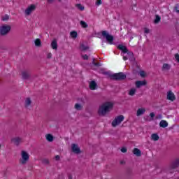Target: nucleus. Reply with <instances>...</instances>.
Listing matches in <instances>:
<instances>
[{
    "instance_id": "obj_1",
    "label": "nucleus",
    "mask_w": 179,
    "mask_h": 179,
    "mask_svg": "<svg viewBox=\"0 0 179 179\" xmlns=\"http://www.w3.org/2000/svg\"><path fill=\"white\" fill-rule=\"evenodd\" d=\"M114 106V103H113L112 102H105L103 103L100 107L99 109L98 110V114H99V115H106V114H107V113H110V111H111V110H113V107Z\"/></svg>"
},
{
    "instance_id": "obj_2",
    "label": "nucleus",
    "mask_w": 179,
    "mask_h": 179,
    "mask_svg": "<svg viewBox=\"0 0 179 179\" xmlns=\"http://www.w3.org/2000/svg\"><path fill=\"white\" fill-rule=\"evenodd\" d=\"M30 159V155L27 152L22 150L21 152V158L20 159V164L24 166V164H27V162H29Z\"/></svg>"
},
{
    "instance_id": "obj_3",
    "label": "nucleus",
    "mask_w": 179,
    "mask_h": 179,
    "mask_svg": "<svg viewBox=\"0 0 179 179\" xmlns=\"http://www.w3.org/2000/svg\"><path fill=\"white\" fill-rule=\"evenodd\" d=\"M101 36L106 39L108 44H114V36L108 34L107 31H102Z\"/></svg>"
},
{
    "instance_id": "obj_4",
    "label": "nucleus",
    "mask_w": 179,
    "mask_h": 179,
    "mask_svg": "<svg viewBox=\"0 0 179 179\" xmlns=\"http://www.w3.org/2000/svg\"><path fill=\"white\" fill-rule=\"evenodd\" d=\"M111 78L114 80H124L127 79V76L124 73H118L112 75Z\"/></svg>"
},
{
    "instance_id": "obj_5",
    "label": "nucleus",
    "mask_w": 179,
    "mask_h": 179,
    "mask_svg": "<svg viewBox=\"0 0 179 179\" xmlns=\"http://www.w3.org/2000/svg\"><path fill=\"white\" fill-rule=\"evenodd\" d=\"M10 31V26L9 25H2L0 27V35L1 36H6L8 33Z\"/></svg>"
},
{
    "instance_id": "obj_6",
    "label": "nucleus",
    "mask_w": 179,
    "mask_h": 179,
    "mask_svg": "<svg viewBox=\"0 0 179 179\" xmlns=\"http://www.w3.org/2000/svg\"><path fill=\"white\" fill-rule=\"evenodd\" d=\"M124 115H120L115 118V120L112 122V126L117 127V125H120L122 121H124Z\"/></svg>"
},
{
    "instance_id": "obj_7",
    "label": "nucleus",
    "mask_w": 179,
    "mask_h": 179,
    "mask_svg": "<svg viewBox=\"0 0 179 179\" xmlns=\"http://www.w3.org/2000/svg\"><path fill=\"white\" fill-rule=\"evenodd\" d=\"M11 142L15 145V146H19L20 143L23 142V139L20 137H14L11 139Z\"/></svg>"
},
{
    "instance_id": "obj_8",
    "label": "nucleus",
    "mask_w": 179,
    "mask_h": 179,
    "mask_svg": "<svg viewBox=\"0 0 179 179\" xmlns=\"http://www.w3.org/2000/svg\"><path fill=\"white\" fill-rule=\"evenodd\" d=\"M34 10H36V5L31 4L25 10V15H27V16H29V15H31V13H32V12H34Z\"/></svg>"
},
{
    "instance_id": "obj_9",
    "label": "nucleus",
    "mask_w": 179,
    "mask_h": 179,
    "mask_svg": "<svg viewBox=\"0 0 179 179\" xmlns=\"http://www.w3.org/2000/svg\"><path fill=\"white\" fill-rule=\"evenodd\" d=\"M71 150L73 153H76V155H79V153H80V148L76 144L71 145Z\"/></svg>"
},
{
    "instance_id": "obj_10",
    "label": "nucleus",
    "mask_w": 179,
    "mask_h": 179,
    "mask_svg": "<svg viewBox=\"0 0 179 179\" xmlns=\"http://www.w3.org/2000/svg\"><path fill=\"white\" fill-rule=\"evenodd\" d=\"M166 99L167 100H170L171 101H174V100H176V95H174V93H173V92L169 91L167 92Z\"/></svg>"
},
{
    "instance_id": "obj_11",
    "label": "nucleus",
    "mask_w": 179,
    "mask_h": 179,
    "mask_svg": "<svg viewBox=\"0 0 179 179\" xmlns=\"http://www.w3.org/2000/svg\"><path fill=\"white\" fill-rule=\"evenodd\" d=\"M177 167H179V159H176L174 160L170 166V169L174 170V169H177Z\"/></svg>"
},
{
    "instance_id": "obj_12",
    "label": "nucleus",
    "mask_w": 179,
    "mask_h": 179,
    "mask_svg": "<svg viewBox=\"0 0 179 179\" xmlns=\"http://www.w3.org/2000/svg\"><path fill=\"white\" fill-rule=\"evenodd\" d=\"M22 79H24L25 80L27 79H29L30 72H29V71H27V70L23 71L22 72Z\"/></svg>"
},
{
    "instance_id": "obj_13",
    "label": "nucleus",
    "mask_w": 179,
    "mask_h": 179,
    "mask_svg": "<svg viewBox=\"0 0 179 179\" xmlns=\"http://www.w3.org/2000/svg\"><path fill=\"white\" fill-rule=\"evenodd\" d=\"M118 50H120V51H122L124 54H128V48H127V46L124 45H119L117 46Z\"/></svg>"
},
{
    "instance_id": "obj_14",
    "label": "nucleus",
    "mask_w": 179,
    "mask_h": 179,
    "mask_svg": "<svg viewBox=\"0 0 179 179\" xmlns=\"http://www.w3.org/2000/svg\"><path fill=\"white\" fill-rule=\"evenodd\" d=\"M141 86H146V80H139L136 82V87L139 89V87H141Z\"/></svg>"
},
{
    "instance_id": "obj_15",
    "label": "nucleus",
    "mask_w": 179,
    "mask_h": 179,
    "mask_svg": "<svg viewBox=\"0 0 179 179\" xmlns=\"http://www.w3.org/2000/svg\"><path fill=\"white\" fill-rule=\"evenodd\" d=\"M146 112V109L145 108H140L137 110L136 115L137 117H140V115H143Z\"/></svg>"
},
{
    "instance_id": "obj_16",
    "label": "nucleus",
    "mask_w": 179,
    "mask_h": 179,
    "mask_svg": "<svg viewBox=\"0 0 179 179\" xmlns=\"http://www.w3.org/2000/svg\"><path fill=\"white\" fill-rule=\"evenodd\" d=\"M170 69H171V65L167 63H164L162 65V71H170Z\"/></svg>"
},
{
    "instance_id": "obj_17",
    "label": "nucleus",
    "mask_w": 179,
    "mask_h": 179,
    "mask_svg": "<svg viewBox=\"0 0 179 179\" xmlns=\"http://www.w3.org/2000/svg\"><path fill=\"white\" fill-rule=\"evenodd\" d=\"M51 47L52 50H58V43H57V40H53L52 41Z\"/></svg>"
},
{
    "instance_id": "obj_18",
    "label": "nucleus",
    "mask_w": 179,
    "mask_h": 179,
    "mask_svg": "<svg viewBox=\"0 0 179 179\" xmlns=\"http://www.w3.org/2000/svg\"><path fill=\"white\" fill-rule=\"evenodd\" d=\"M96 87H97V84L94 81H91L90 83V90H96Z\"/></svg>"
},
{
    "instance_id": "obj_19",
    "label": "nucleus",
    "mask_w": 179,
    "mask_h": 179,
    "mask_svg": "<svg viewBox=\"0 0 179 179\" xmlns=\"http://www.w3.org/2000/svg\"><path fill=\"white\" fill-rule=\"evenodd\" d=\"M159 126L161 128H167V127H169V123L166 120H162L159 122Z\"/></svg>"
},
{
    "instance_id": "obj_20",
    "label": "nucleus",
    "mask_w": 179,
    "mask_h": 179,
    "mask_svg": "<svg viewBox=\"0 0 179 179\" xmlns=\"http://www.w3.org/2000/svg\"><path fill=\"white\" fill-rule=\"evenodd\" d=\"M134 155H136L137 157H139L140 156L142 155V152H141V150L138 148H134L133 150Z\"/></svg>"
},
{
    "instance_id": "obj_21",
    "label": "nucleus",
    "mask_w": 179,
    "mask_h": 179,
    "mask_svg": "<svg viewBox=\"0 0 179 179\" xmlns=\"http://www.w3.org/2000/svg\"><path fill=\"white\" fill-rule=\"evenodd\" d=\"M127 55L129 61H135V57H134V53L132 52H127Z\"/></svg>"
},
{
    "instance_id": "obj_22",
    "label": "nucleus",
    "mask_w": 179,
    "mask_h": 179,
    "mask_svg": "<svg viewBox=\"0 0 179 179\" xmlns=\"http://www.w3.org/2000/svg\"><path fill=\"white\" fill-rule=\"evenodd\" d=\"M45 138L48 142H52L54 141V136L51 134H46Z\"/></svg>"
},
{
    "instance_id": "obj_23",
    "label": "nucleus",
    "mask_w": 179,
    "mask_h": 179,
    "mask_svg": "<svg viewBox=\"0 0 179 179\" xmlns=\"http://www.w3.org/2000/svg\"><path fill=\"white\" fill-rule=\"evenodd\" d=\"M30 104H31V100L30 99V98H27V99L25 100L26 108H29V106H30Z\"/></svg>"
},
{
    "instance_id": "obj_24",
    "label": "nucleus",
    "mask_w": 179,
    "mask_h": 179,
    "mask_svg": "<svg viewBox=\"0 0 179 179\" xmlns=\"http://www.w3.org/2000/svg\"><path fill=\"white\" fill-rule=\"evenodd\" d=\"M80 49L81 50V51H86L89 50V46L85 45V44H81L80 45Z\"/></svg>"
},
{
    "instance_id": "obj_25",
    "label": "nucleus",
    "mask_w": 179,
    "mask_h": 179,
    "mask_svg": "<svg viewBox=\"0 0 179 179\" xmlns=\"http://www.w3.org/2000/svg\"><path fill=\"white\" fill-rule=\"evenodd\" d=\"M136 93V89L132 88L129 92V96H135Z\"/></svg>"
},
{
    "instance_id": "obj_26",
    "label": "nucleus",
    "mask_w": 179,
    "mask_h": 179,
    "mask_svg": "<svg viewBox=\"0 0 179 179\" xmlns=\"http://www.w3.org/2000/svg\"><path fill=\"white\" fill-rule=\"evenodd\" d=\"M80 24L83 29H87L88 27L87 23L85 21H80Z\"/></svg>"
},
{
    "instance_id": "obj_27",
    "label": "nucleus",
    "mask_w": 179,
    "mask_h": 179,
    "mask_svg": "<svg viewBox=\"0 0 179 179\" xmlns=\"http://www.w3.org/2000/svg\"><path fill=\"white\" fill-rule=\"evenodd\" d=\"M151 138L152 141H159V135H157V134H152Z\"/></svg>"
},
{
    "instance_id": "obj_28",
    "label": "nucleus",
    "mask_w": 179,
    "mask_h": 179,
    "mask_svg": "<svg viewBox=\"0 0 179 179\" xmlns=\"http://www.w3.org/2000/svg\"><path fill=\"white\" fill-rule=\"evenodd\" d=\"M35 45L36 47H40L41 45V40H40L39 38H37L35 40Z\"/></svg>"
},
{
    "instance_id": "obj_29",
    "label": "nucleus",
    "mask_w": 179,
    "mask_h": 179,
    "mask_svg": "<svg viewBox=\"0 0 179 179\" xmlns=\"http://www.w3.org/2000/svg\"><path fill=\"white\" fill-rule=\"evenodd\" d=\"M70 34L73 38H76V37H78V32L76 31H71Z\"/></svg>"
},
{
    "instance_id": "obj_30",
    "label": "nucleus",
    "mask_w": 179,
    "mask_h": 179,
    "mask_svg": "<svg viewBox=\"0 0 179 179\" xmlns=\"http://www.w3.org/2000/svg\"><path fill=\"white\" fill-rule=\"evenodd\" d=\"M76 6L80 10H85V6H82V4H80V3L76 4Z\"/></svg>"
},
{
    "instance_id": "obj_31",
    "label": "nucleus",
    "mask_w": 179,
    "mask_h": 179,
    "mask_svg": "<svg viewBox=\"0 0 179 179\" xmlns=\"http://www.w3.org/2000/svg\"><path fill=\"white\" fill-rule=\"evenodd\" d=\"M75 108H76V110H82L83 107H82V105H80L79 103H76Z\"/></svg>"
},
{
    "instance_id": "obj_32",
    "label": "nucleus",
    "mask_w": 179,
    "mask_h": 179,
    "mask_svg": "<svg viewBox=\"0 0 179 179\" xmlns=\"http://www.w3.org/2000/svg\"><path fill=\"white\" fill-rule=\"evenodd\" d=\"M161 17L159 15H155V23H159L161 20Z\"/></svg>"
},
{
    "instance_id": "obj_33",
    "label": "nucleus",
    "mask_w": 179,
    "mask_h": 179,
    "mask_svg": "<svg viewBox=\"0 0 179 179\" xmlns=\"http://www.w3.org/2000/svg\"><path fill=\"white\" fill-rule=\"evenodd\" d=\"M1 20H3V22H5L6 20H9V15H6L3 16Z\"/></svg>"
},
{
    "instance_id": "obj_34",
    "label": "nucleus",
    "mask_w": 179,
    "mask_h": 179,
    "mask_svg": "<svg viewBox=\"0 0 179 179\" xmlns=\"http://www.w3.org/2000/svg\"><path fill=\"white\" fill-rule=\"evenodd\" d=\"M43 164H50V161L47 159H43Z\"/></svg>"
},
{
    "instance_id": "obj_35",
    "label": "nucleus",
    "mask_w": 179,
    "mask_h": 179,
    "mask_svg": "<svg viewBox=\"0 0 179 179\" xmlns=\"http://www.w3.org/2000/svg\"><path fill=\"white\" fill-rule=\"evenodd\" d=\"M95 59H93L92 64L94 65V66H100V63H96L94 62Z\"/></svg>"
},
{
    "instance_id": "obj_36",
    "label": "nucleus",
    "mask_w": 179,
    "mask_h": 179,
    "mask_svg": "<svg viewBox=\"0 0 179 179\" xmlns=\"http://www.w3.org/2000/svg\"><path fill=\"white\" fill-rule=\"evenodd\" d=\"M82 58L84 60H87L89 59V56H87V55H82Z\"/></svg>"
},
{
    "instance_id": "obj_37",
    "label": "nucleus",
    "mask_w": 179,
    "mask_h": 179,
    "mask_svg": "<svg viewBox=\"0 0 179 179\" xmlns=\"http://www.w3.org/2000/svg\"><path fill=\"white\" fill-rule=\"evenodd\" d=\"M139 75L142 78H145V71H140Z\"/></svg>"
},
{
    "instance_id": "obj_38",
    "label": "nucleus",
    "mask_w": 179,
    "mask_h": 179,
    "mask_svg": "<svg viewBox=\"0 0 179 179\" xmlns=\"http://www.w3.org/2000/svg\"><path fill=\"white\" fill-rule=\"evenodd\" d=\"M102 2L101 0H96V5L97 6H99V5H101Z\"/></svg>"
},
{
    "instance_id": "obj_39",
    "label": "nucleus",
    "mask_w": 179,
    "mask_h": 179,
    "mask_svg": "<svg viewBox=\"0 0 179 179\" xmlns=\"http://www.w3.org/2000/svg\"><path fill=\"white\" fill-rule=\"evenodd\" d=\"M127 148H121V152H122V153H127Z\"/></svg>"
},
{
    "instance_id": "obj_40",
    "label": "nucleus",
    "mask_w": 179,
    "mask_h": 179,
    "mask_svg": "<svg viewBox=\"0 0 179 179\" xmlns=\"http://www.w3.org/2000/svg\"><path fill=\"white\" fill-rule=\"evenodd\" d=\"M175 58H176V61L179 63V55L178 54L175 55Z\"/></svg>"
},
{
    "instance_id": "obj_41",
    "label": "nucleus",
    "mask_w": 179,
    "mask_h": 179,
    "mask_svg": "<svg viewBox=\"0 0 179 179\" xmlns=\"http://www.w3.org/2000/svg\"><path fill=\"white\" fill-rule=\"evenodd\" d=\"M52 57V53H48L47 55V58L48 59H51Z\"/></svg>"
},
{
    "instance_id": "obj_42",
    "label": "nucleus",
    "mask_w": 179,
    "mask_h": 179,
    "mask_svg": "<svg viewBox=\"0 0 179 179\" xmlns=\"http://www.w3.org/2000/svg\"><path fill=\"white\" fill-rule=\"evenodd\" d=\"M150 117H151L152 120H153V118L155 117V113H150Z\"/></svg>"
},
{
    "instance_id": "obj_43",
    "label": "nucleus",
    "mask_w": 179,
    "mask_h": 179,
    "mask_svg": "<svg viewBox=\"0 0 179 179\" xmlns=\"http://www.w3.org/2000/svg\"><path fill=\"white\" fill-rule=\"evenodd\" d=\"M55 160H57V161L59 160V159H60L59 155H56V156L55 157Z\"/></svg>"
},
{
    "instance_id": "obj_44",
    "label": "nucleus",
    "mask_w": 179,
    "mask_h": 179,
    "mask_svg": "<svg viewBox=\"0 0 179 179\" xmlns=\"http://www.w3.org/2000/svg\"><path fill=\"white\" fill-rule=\"evenodd\" d=\"M145 33H146V34H148L150 31L149 29L145 28Z\"/></svg>"
},
{
    "instance_id": "obj_45",
    "label": "nucleus",
    "mask_w": 179,
    "mask_h": 179,
    "mask_svg": "<svg viewBox=\"0 0 179 179\" xmlns=\"http://www.w3.org/2000/svg\"><path fill=\"white\" fill-rule=\"evenodd\" d=\"M175 10L177 12V13H179L178 7L176 6L175 7Z\"/></svg>"
},
{
    "instance_id": "obj_46",
    "label": "nucleus",
    "mask_w": 179,
    "mask_h": 179,
    "mask_svg": "<svg viewBox=\"0 0 179 179\" xmlns=\"http://www.w3.org/2000/svg\"><path fill=\"white\" fill-rule=\"evenodd\" d=\"M128 59H129V58H128V56H127H127H124V57H123L124 61H127Z\"/></svg>"
},
{
    "instance_id": "obj_47",
    "label": "nucleus",
    "mask_w": 179,
    "mask_h": 179,
    "mask_svg": "<svg viewBox=\"0 0 179 179\" xmlns=\"http://www.w3.org/2000/svg\"><path fill=\"white\" fill-rule=\"evenodd\" d=\"M48 3H52V2H54V0H47Z\"/></svg>"
},
{
    "instance_id": "obj_48",
    "label": "nucleus",
    "mask_w": 179,
    "mask_h": 179,
    "mask_svg": "<svg viewBox=\"0 0 179 179\" xmlns=\"http://www.w3.org/2000/svg\"><path fill=\"white\" fill-rule=\"evenodd\" d=\"M124 161H122V162H120L121 164H124Z\"/></svg>"
},
{
    "instance_id": "obj_49",
    "label": "nucleus",
    "mask_w": 179,
    "mask_h": 179,
    "mask_svg": "<svg viewBox=\"0 0 179 179\" xmlns=\"http://www.w3.org/2000/svg\"><path fill=\"white\" fill-rule=\"evenodd\" d=\"M1 146H2V145H1V143H0V149H1Z\"/></svg>"
},
{
    "instance_id": "obj_50",
    "label": "nucleus",
    "mask_w": 179,
    "mask_h": 179,
    "mask_svg": "<svg viewBox=\"0 0 179 179\" xmlns=\"http://www.w3.org/2000/svg\"><path fill=\"white\" fill-rule=\"evenodd\" d=\"M59 1H62V0H59Z\"/></svg>"
}]
</instances>
